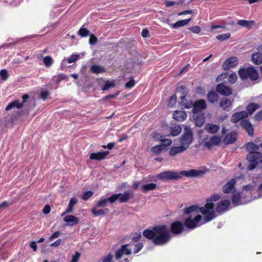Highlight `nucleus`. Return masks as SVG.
I'll list each match as a JSON object with an SVG mask.
<instances>
[{"label":"nucleus","instance_id":"obj_1","mask_svg":"<svg viewBox=\"0 0 262 262\" xmlns=\"http://www.w3.org/2000/svg\"><path fill=\"white\" fill-rule=\"evenodd\" d=\"M143 235L148 239H151L155 246H163L171 239V235L167 226L165 225H156L151 229H145Z\"/></svg>","mask_w":262,"mask_h":262},{"label":"nucleus","instance_id":"obj_2","mask_svg":"<svg viewBox=\"0 0 262 262\" xmlns=\"http://www.w3.org/2000/svg\"><path fill=\"white\" fill-rule=\"evenodd\" d=\"M204 171L201 170L190 169L188 171H181L179 172L173 171H165L160 172L158 175V178L162 181L178 180L180 179L182 176L188 178L198 177L203 176Z\"/></svg>","mask_w":262,"mask_h":262},{"label":"nucleus","instance_id":"obj_3","mask_svg":"<svg viewBox=\"0 0 262 262\" xmlns=\"http://www.w3.org/2000/svg\"><path fill=\"white\" fill-rule=\"evenodd\" d=\"M240 78L245 80L249 78L252 81H255L258 78V74L255 68L250 66L247 68H241L238 71Z\"/></svg>","mask_w":262,"mask_h":262},{"label":"nucleus","instance_id":"obj_4","mask_svg":"<svg viewBox=\"0 0 262 262\" xmlns=\"http://www.w3.org/2000/svg\"><path fill=\"white\" fill-rule=\"evenodd\" d=\"M262 158L261 152H250L247 155V160L249 162L247 169L249 170H252L255 168L258 162Z\"/></svg>","mask_w":262,"mask_h":262},{"label":"nucleus","instance_id":"obj_5","mask_svg":"<svg viewBox=\"0 0 262 262\" xmlns=\"http://www.w3.org/2000/svg\"><path fill=\"white\" fill-rule=\"evenodd\" d=\"M193 140V133L190 129L185 127L184 132L181 136L180 142L181 144L184 146L188 147Z\"/></svg>","mask_w":262,"mask_h":262},{"label":"nucleus","instance_id":"obj_6","mask_svg":"<svg viewBox=\"0 0 262 262\" xmlns=\"http://www.w3.org/2000/svg\"><path fill=\"white\" fill-rule=\"evenodd\" d=\"M202 219V216L200 214L195 215L194 218L190 216L185 219L184 225L188 229H193L199 226Z\"/></svg>","mask_w":262,"mask_h":262},{"label":"nucleus","instance_id":"obj_7","mask_svg":"<svg viewBox=\"0 0 262 262\" xmlns=\"http://www.w3.org/2000/svg\"><path fill=\"white\" fill-rule=\"evenodd\" d=\"M132 245L131 243L128 244L122 245L115 252V257L117 259H120L124 254L129 255L132 253L131 250L127 248V247Z\"/></svg>","mask_w":262,"mask_h":262},{"label":"nucleus","instance_id":"obj_8","mask_svg":"<svg viewBox=\"0 0 262 262\" xmlns=\"http://www.w3.org/2000/svg\"><path fill=\"white\" fill-rule=\"evenodd\" d=\"M238 59L235 56L228 58L223 64L222 67L224 70L227 71L231 68L235 67L238 65Z\"/></svg>","mask_w":262,"mask_h":262},{"label":"nucleus","instance_id":"obj_9","mask_svg":"<svg viewBox=\"0 0 262 262\" xmlns=\"http://www.w3.org/2000/svg\"><path fill=\"white\" fill-rule=\"evenodd\" d=\"M199 211L204 215V222L201 224L209 222L215 217V212L214 211L206 210V209H204L203 207H200Z\"/></svg>","mask_w":262,"mask_h":262},{"label":"nucleus","instance_id":"obj_10","mask_svg":"<svg viewBox=\"0 0 262 262\" xmlns=\"http://www.w3.org/2000/svg\"><path fill=\"white\" fill-rule=\"evenodd\" d=\"M207 108L206 102L203 99H200L194 101L192 108L194 114H198Z\"/></svg>","mask_w":262,"mask_h":262},{"label":"nucleus","instance_id":"obj_11","mask_svg":"<svg viewBox=\"0 0 262 262\" xmlns=\"http://www.w3.org/2000/svg\"><path fill=\"white\" fill-rule=\"evenodd\" d=\"M236 181L234 179L230 180L226 184L223 186V192L224 193H233L235 191Z\"/></svg>","mask_w":262,"mask_h":262},{"label":"nucleus","instance_id":"obj_12","mask_svg":"<svg viewBox=\"0 0 262 262\" xmlns=\"http://www.w3.org/2000/svg\"><path fill=\"white\" fill-rule=\"evenodd\" d=\"M216 91L217 93L225 96H229L232 93V89L225 85L223 83L218 84L216 85Z\"/></svg>","mask_w":262,"mask_h":262},{"label":"nucleus","instance_id":"obj_13","mask_svg":"<svg viewBox=\"0 0 262 262\" xmlns=\"http://www.w3.org/2000/svg\"><path fill=\"white\" fill-rule=\"evenodd\" d=\"M248 117V114L247 111H243L234 113L231 118V122L233 123H236L239 121L245 120Z\"/></svg>","mask_w":262,"mask_h":262},{"label":"nucleus","instance_id":"obj_14","mask_svg":"<svg viewBox=\"0 0 262 262\" xmlns=\"http://www.w3.org/2000/svg\"><path fill=\"white\" fill-rule=\"evenodd\" d=\"M184 225L180 221H175L170 225V231L172 234H179L184 231Z\"/></svg>","mask_w":262,"mask_h":262},{"label":"nucleus","instance_id":"obj_15","mask_svg":"<svg viewBox=\"0 0 262 262\" xmlns=\"http://www.w3.org/2000/svg\"><path fill=\"white\" fill-rule=\"evenodd\" d=\"M230 205L229 200H225L219 202L215 207V211L218 213L224 212L228 210Z\"/></svg>","mask_w":262,"mask_h":262},{"label":"nucleus","instance_id":"obj_16","mask_svg":"<svg viewBox=\"0 0 262 262\" xmlns=\"http://www.w3.org/2000/svg\"><path fill=\"white\" fill-rule=\"evenodd\" d=\"M241 126L245 129L249 136H253L254 129L252 124L247 119L243 120L240 122Z\"/></svg>","mask_w":262,"mask_h":262},{"label":"nucleus","instance_id":"obj_17","mask_svg":"<svg viewBox=\"0 0 262 262\" xmlns=\"http://www.w3.org/2000/svg\"><path fill=\"white\" fill-rule=\"evenodd\" d=\"M221 142V137L219 136H212L209 141L204 143V146L208 149H210L213 145H219Z\"/></svg>","mask_w":262,"mask_h":262},{"label":"nucleus","instance_id":"obj_18","mask_svg":"<svg viewBox=\"0 0 262 262\" xmlns=\"http://www.w3.org/2000/svg\"><path fill=\"white\" fill-rule=\"evenodd\" d=\"M237 140V134L235 132H231L226 134L223 139V142L226 144L234 143Z\"/></svg>","mask_w":262,"mask_h":262},{"label":"nucleus","instance_id":"obj_19","mask_svg":"<svg viewBox=\"0 0 262 262\" xmlns=\"http://www.w3.org/2000/svg\"><path fill=\"white\" fill-rule=\"evenodd\" d=\"M108 151H104L102 152H96L91 154L90 159L91 160H95L97 161H101L105 159L106 157L108 155Z\"/></svg>","mask_w":262,"mask_h":262},{"label":"nucleus","instance_id":"obj_20","mask_svg":"<svg viewBox=\"0 0 262 262\" xmlns=\"http://www.w3.org/2000/svg\"><path fill=\"white\" fill-rule=\"evenodd\" d=\"M232 101L227 97H224L220 100V106L225 111H229L231 109Z\"/></svg>","mask_w":262,"mask_h":262},{"label":"nucleus","instance_id":"obj_21","mask_svg":"<svg viewBox=\"0 0 262 262\" xmlns=\"http://www.w3.org/2000/svg\"><path fill=\"white\" fill-rule=\"evenodd\" d=\"M187 117V115L185 111H176L173 112L172 118L178 121H183Z\"/></svg>","mask_w":262,"mask_h":262},{"label":"nucleus","instance_id":"obj_22","mask_svg":"<svg viewBox=\"0 0 262 262\" xmlns=\"http://www.w3.org/2000/svg\"><path fill=\"white\" fill-rule=\"evenodd\" d=\"M63 221L67 223L69 226H74L77 225L79 223L78 217L73 215H68L64 216Z\"/></svg>","mask_w":262,"mask_h":262},{"label":"nucleus","instance_id":"obj_23","mask_svg":"<svg viewBox=\"0 0 262 262\" xmlns=\"http://www.w3.org/2000/svg\"><path fill=\"white\" fill-rule=\"evenodd\" d=\"M237 24L247 28L248 30H250L252 28V27L255 25V21L253 20H247L245 19H240L237 21Z\"/></svg>","mask_w":262,"mask_h":262},{"label":"nucleus","instance_id":"obj_24","mask_svg":"<svg viewBox=\"0 0 262 262\" xmlns=\"http://www.w3.org/2000/svg\"><path fill=\"white\" fill-rule=\"evenodd\" d=\"M186 148V147H185V146L183 145L181 146L172 147L169 151V154L171 156H174L176 155L185 151Z\"/></svg>","mask_w":262,"mask_h":262},{"label":"nucleus","instance_id":"obj_25","mask_svg":"<svg viewBox=\"0 0 262 262\" xmlns=\"http://www.w3.org/2000/svg\"><path fill=\"white\" fill-rule=\"evenodd\" d=\"M98 207H96V206L94 207L92 209V212L93 215L95 216H100V215H104L107 214L110 211L109 209L104 208L103 209H97Z\"/></svg>","mask_w":262,"mask_h":262},{"label":"nucleus","instance_id":"obj_26","mask_svg":"<svg viewBox=\"0 0 262 262\" xmlns=\"http://www.w3.org/2000/svg\"><path fill=\"white\" fill-rule=\"evenodd\" d=\"M208 101L211 103H214L217 102L219 96L218 94L214 91H211L209 92L207 95Z\"/></svg>","mask_w":262,"mask_h":262},{"label":"nucleus","instance_id":"obj_27","mask_svg":"<svg viewBox=\"0 0 262 262\" xmlns=\"http://www.w3.org/2000/svg\"><path fill=\"white\" fill-rule=\"evenodd\" d=\"M134 195L129 191H125L123 194H121L119 198V202L120 203L127 202Z\"/></svg>","mask_w":262,"mask_h":262},{"label":"nucleus","instance_id":"obj_28","mask_svg":"<svg viewBox=\"0 0 262 262\" xmlns=\"http://www.w3.org/2000/svg\"><path fill=\"white\" fill-rule=\"evenodd\" d=\"M79 58V55L77 54H73L71 56L67 58H64L63 60H62L61 62V67H67V62H68L69 63H73L78 60Z\"/></svg>","mask_w":262,"mask_h":262},{"label":"nucleus","instance_id":"obj_29","mask_svg":"<svg viewBox=\"0 0 262 262\" xmlns=\"http://www.w3.org/2000/svg\"><path fill=\"white\" fill-rule=\"evenodd\" d=\"M90 71L92 73L96 74L104 73L106 72V70L103 67L97 64L92 65L91 67Z\"/></svg>","mask_w":262,"mask_h":262},{"label":"nucleus","instance_id":"obj_30","mask_svg":"<svg viewBox=\"0 0 262 262\" xmlns=\"http://www.w3.org/2000/svg\"><path fill=\"white\" fill-rule=\"evenodd\" d=\"M251 60L256 65H260L262 63V54L255 53L252 55Z\"/></svg>","mask_w":262,"mask_h":262},{"label":"nucleus","instance_id":"obj_31","mask_svg":"<svg viewBox=\"0 0 262 262\" xmlns=\"http://www.w3.org/2000/svg\"><path fill=\"white\" fill-rule=\"evenodd\" d=\"M234 194L232 195L231 200L233 204L235 206H238L242 204L241 199L243 195L241 192L233 193Z\"/></svg>","mask_w":262,"mask_h":262},{"label":"nucleus","instance_id":"obj_32","mask_svg":"<svg viewBox=\"0 0 262 262\" xmlns=\"http://www.w3.org/2000/svg\"><path fill=\"white\" fill-rule=\"evenodd\" d=\"M206 130L209 133H216L219 129V126L217 125L209 123L205 126Z\"/></svg>","mask_w":262,"mask_h":262},{"label":"nucleus","instance_id":"obj_33","mask_svg":"<svg viewBox=\"0 0 262 262\" xmlns=\"http://www.w3.org/2000/svg\"><path fill=\"white\" fill-rule=\"evenodd\" d=\"M245 147H246L247 150L249 152H258V150L259 148V146L253 143L252 142L247 143L246 144Z\"/></svg>","mask_w":262,"mask_h":262},{"label":"nucleus","instance_id":"obj_34","mask_svg":"<svg viewBox=\"0 0 262 262\" xmlns=\"http://www.w3.org/2000/svg\"><path fill=\"white\" fill-rule=\"evenodd\" d=\"M23 106V103H19L18 100H15L10 103L6 107V111H9L13 107L21 108Z\"/></svg>","mask_w":262,"mask_h":262},{"label":"nucleus","instance_id":"obj_35","mask_svg":"<svg viewBox=\"0 0 262 262\" xmlns=\"http://www.w3.org/2000/svg\"><path fill=\"white\" fill-rule=\"evenodd\" d=\"M177 92L180 93L181 95L180 96L181 99H184L186 98V96L188 94V91L184 85H181L177 88Z\"/></svg>","mask_w":262,"mask_h":262},{"label":"nucleus","instance_id":"obj_36","mask_svg":"<svg viewBox=\"0 0 262 262\" xmlns=\"http://www.w3.org/2000/svg\"><path fill=\"white\" fill-rule=\"evenodd\" d=\"M205 120V118L203 114L198 115L194 119L195 125L199 127H201L204 124Z\"/></svg>","mask_w":262,"mask_h":262},{"label":"nucleus","instance_id":"obj_37","mask_svg":"<svg viewBox=\"0 0 262 262\" xmlns=\"http://www.w3.org/2000/svg\"><path fill=\"white\" fill-rule=\"evenodd\" d=\"M157 187V185L155 183H149L148 184L142 185L141 187V190L144 192H147L151 190H155Z\"/></svg>","mask_w":262,"mask_h":262},{"label":"nucleus","instance_id":"obj_38","mask_svg":"<svg viewBox=\"0 0 262 262\" xmlns=\"http://www.w3.org/2000/svg\"><path fill=\"white\" fill-rule=\"evenodd\" d=\"M259 107V105L257 103H250L248 104L246 109L247 111V113L249 115H252Z\"/></svg>","mask_w":262,"mask_h":262},{"label":"nucleus","instance_id":"obj_39","mask_svg":"<svg viewBox=\"0 0 262 262\" xmlns=\"http://www.w3.org/2000/svg\"><path fill=\"white\" fill-rule=\"evenodd\" d=\"M77 203V200L75 198L70 199L69 204L66 209L67 212L72 213L74 210V206Z\"/></svg>","mask_w":262,"mask_h":262},{"label":"nucleus","instance_id":"obj_40","mask_svg":"<svg viewBox=\"0 0 262 262\" xmlns=\"http://www.w3.org/2000/svg\"><path fill=\"white\" fill-rule=\"evenodd\" d=\"M190 20L191 18L179 20L177 21L176 23L172 24V27L173 28H178L180 27H183L187 25Z\"/></svg>","mask_w":262,"mask_h":262},{"label":"nucleus","instance_id":"obj_41","mask_svg":"<svg viewBox=\"0 0 262 262\" xmlns=\"http://www.w3.org/2000/svg\"><path fill=\"white\" fill-rule=\"evenodd\" d=\"M199 208L198 206L195 205H192L188 207L185 208L184 210V213L186 214H190L192 212H196L198 213L199 210Z\"/></svg>","mask_w":262,"mask_h":262},{"label":"nucleus","instance_id":"obj_42","mask_svg":"<svg viewBox=\"0 0 262 262\" xmlns=\"http://www.w3.org/2000/svg\"><path fill=\"white\" fill-rule=\"evenodd\" d=\"M181 106H183L184 108H190L192 107L193 106V103L191 100H187L186 98H184V99H181Z\"/></svg>","mask_w":262,"mask_h":262},{"label":"nucleus","instance_id":"obj_43","mask_svg":"<svg viewBox=\"0 0 262 262\" xmlns=\"http://www.w3.org/2000/svg\"><path fill=\"white\" fill-rule=\"evenodd\" d=\"M165 149V148L163 147V145L160 144L152 147L151 148V151L156 155H159Z\"/></svg>","mask_w":262,"mask_h":262},{"label":"nucleus","instance_id":"obj_44","mask_svg":"<svg viewBox=\"0 0 262 262\" xmlns=\"http://www.w3.org/2000/svg\"><path fill=\"white\" fill-rule=\"evenodd\" d=\"M108 201L107 198L101 197L96 204V207H104L106 206Z\"/></svg>","mask_w":262,"mask_h":262},{"label":"nucleus","instance_id":"obj_45","mask_svg":"<svg viewBox=\"0 0 262 262\" xmlns=\"http://www.w3.org/2000/svg\"><path fill=\"white\" fill-rule=\"evenodd\" d=\"M43 62L45 67H50L53 63V59L50 56H45L43 58Z\"/></svg>","mask_w":262,"mask_h":262},{"label":"nucleus","instance_id":"obj_46","mask_svg":"<svg viewBox=\"0 0 262 262\" xmlns=\"http://www.w3.org/2000/svg\"><path fill=\"white\" fill-rule=\"evenodd\" d=\"M89 34L90 31L83 27H81L80 28L78 33L79 35L83 37H85L88 36L89 35Z\"/></svg>","mask_w":262,"mask_h":262},{"label":"nucleus","instance_id":"obj_47","mask_svg":"<svg viewBox=\"0 0 262 262\" xmlns=\"http://www.w3.org/2000/svg\"><path fill=\"white\" fill-rule=\"evenodd\" d=\"M121 195V193H117V194H112L109 198H107V199L108 200V202L111 204H112L115 201H116L117 200H119V198L120 195Z\"/></svg>","mask_w":262,"mask_h":262},{"label":"nucleus","instance_id":"obj_48","mask_svg":"<svg viewBox=\"0 0 262 262\" xmlns=\"http://www.w3.org/2000/svg\"><path fill=\"white\" fill-rule=\"evenodd\" d=\"M230 33H224L217 35L216 38L217 40L223 41L230 38Z\"/></svg>","mask_w":262,"mask_h":262},{"label":"nucleus","instance_id":"obj_49","mask_svg":"<svg viewBox=\"0 0 262 262\" xmlns=\"http://www.w3.org/2000/svg\"><path fill=\"white\" fill-rule=\"evenodd\" d=\"M0 77L3 81H6L8 79L9 74L6 69H2L0 71Z\"/></svg>","mask_w":262,"mask_h":262},{"label":"nucleus","instance_id":"obj_50","mask_svg":"<svg viewBox=\"0 0 262 262\" xmlns=\"http://www.w3.org/2000/svg\"><path fill=\"white\" fill-rule=\"evenodd\" d=\"M177 102V96L175 94L172 95L169 99L168 101V106L170 107H172Z\"/></svg>","mask_w":262,"mask_h":262},{"label":"nucleus","instance_id":"obj_51","mask_svg":"<svg viewBox=\"0 0 262 262\" xmlns=\"http://www.w3.org/2000/svg\"><path fill=\"white\" fill-rule=\"evenodd\" d=\"M182 128L180 126H175L172 128L171 134L173 136H178L181 132Z\"/></svg>","mask_w":262,"mask_h":262},{"label":"nucleus","instance_id":"obj_52","mask_svg":"<svg viewBox=\"0 0 262 262\" xmlns=\"http://www.w3.org/2000/svg\"><path fill=\"white\" fill-rule=\"evenodd\" d=\"M236 80L237 76L235 73L231 74L228 78V82L231 84L234 83L236 82Z\"/></svg>","mask_w":262,"mask_h":262},{"label":"nucleus","instance_id":"obj_53","mask_svg":"<svg viewBox=\"0 0 262 262\" xmlns=\"http://www.w3.org/2000/svg\"><path fill=\"white\" fill-rule=\"evenodd\" d=\"M135 81L133 79V77H132L130 80L125 83V86L126 89H132L135 86Z\"/></svg>","mask_w":262,"mask_h":262},{"label":"nucleus","instance_id":"obj_54","mask_svg":"<svg viewBox=\"0 0 262 262\" xmlns=\"http://www.w3.org/2000/svg\"><path fill=\"white\" fill-rule=\"evenodd\" d=\"M93 194V192L91 191V190H89V191H85L83 193V195H82V199L83 200H88L92 195Z\"/></svg>","mask_w":262,"mask_h":262},{"label":"nucleus","instance_id":"obj_55","mask_svg":"<svg viewBox=\"0 0 262 262\" xmlns=\"http://www.w3.org/2000/svg\"><path fill=\"white\" fill-rule=\"evenodd\" d=\"M114 86H115V84L114 82H111L110 81H107L105 82L104 86H103V88H102V90L103 91H106V90H107L109 88H110L111 87H114Z\"/></svg>","mask_w":262,"mask_h":262},{"label":"nucleus","instance_id":"obj_56","mask_svg":"<svg viewBox=\"0 0 262 262\" xmlns=\"http://www.w3.org/2000/svg\"><path fill=\"white\" fill-rule=\"evenodd\" d=\"M161 141L162 142V144H161V145H163L164 148H165L166 146H168L172 144V140L171 139H161Z\"/></svg>","mask_w":262,"mask_h":262},{"label":"nucleus","instance_id":"obj_57","mask_svg":"<svg viewBox=\"0 0 262 262\" xmlns=\"http://www.w3.org/2000/svg\"><path fill=\"white\" fill-rule=\"evenodd\" d=\"M143 247V244L142 243H139L135 245L134 253L136 254L138 253Z\"/></svg>","mask_w":262,"mask_h":262},{"label":"nucleus","instance_id":"obj_58","mask_svg":"<svg viewBox=\"0 0 262 262\" xmlns=\"http://www.w3.org/2000/svg\"><path fill=\"white\" fill-rule=\"evenodd\" d=\"M98 41L97 37L94 35L93 34H91L90 35V38H89V43L91 45H94Z\"/></svg>","mask_w":262,"mask_h":262},{"label":"nucleus","instance_id":"obj_59","mask_svg":"<svg viewBox=\"0 0 262 262\" xmlns=\"http://www.w3.org/2000/svg\"><path fill=\"white\" fill-rule=\"evenodd\" d=\"M189 30L192 32L194 33L198 34L201 32V28L198 26H195L193 27H189L188 28Z\"/></svg>","mask_w":262,"mask_h":262},{"label":"nucleus","instance_id":"obj_60","mask_svg":"<svg viewBox=\"0 0 262 262\" xmlns=\"http://www.w3.org/2000/svg\"><path fill=\"white\" fill-rule=\"evenodd\" d=\"M80 255L81 254L79 252H75V254L72 256L71 262H78L80 257Z\"/></svg>","mask_w":262,"mask_h":262},{"label":"nucleus","instance_id":"obj_61","mask_svg":"<svg viewBox=\"0 0 262 262\" xmlns=\"http://www.w3.org/2000/svg\"><path fill=\"white\" fill-rule=\"evenodd\" d=\"M228 75V73H227V72L222 73L221 74H220L219 76H217V77L216 78V81H217V82L222 81L225 78L227 77Z\"/></svg>","mask_w":262,"mask_h":262},{"label":"nucleus","instance_id":"obj_62","mask_svg":"<svg viewBox=\"0 0 262 262\" xmlns=\"http://www.w3.org/2000/svg\"><path fill=\"white\" fill-rule=\"evenodd\" d=\"M50 93L47 90H42L40 92V97L43 99L45 100L47 98Z\"/></svg>","mask_w":262,"mask_h":262},{"label":"nucleus","instance_id":"obj_63","mask_svg":"<svg viewBox=\"0 0 262 262\" xmlns=\"http://www.w3.org/2000/svg\"><path fill=\"white\" fill-rule=\"evenodd\" d=\"M254 119L256 121L262 120V111L258 112L254 116Z\"/></svg>","mask_w":262,"mask_h":262},{"label":"nucleus","instance_id":"obj_64","mask_svg":"<svg viewBox=\"0 0 262 262\" xmlns=\"http://www.w3.org/2000/svg\"><path fill=\"white\" fill-rule=\"evenodd\" d=\"M113 256L111 254H108L102 260V262H112Z\"/></svg>","mask_w":262,"mask_h":262}]
</instances>
